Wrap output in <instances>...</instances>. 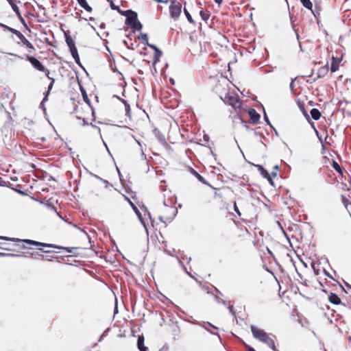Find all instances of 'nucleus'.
<instances>
[{
  "mask_svg": "<svg viewBox=\"0 0 351 351\" xmlns=\"http://www.w3.org/2000/svg\"><path fill=\"white\" fill-rule=\"evenodd\" d=\"M253 337L259 341L266 344L273 351H279L275 345L276 337L271 334L267 333L264 330L252 325L250 327Z\"/></svg>",
  "mask_w": 351,
  "mask_h": 351,
  "instance_id": "1",
  "label": "nucleus"
},
{
  "mask_svg": "<svg viewBox=\"0 0 351 351\" xmlns=\"http://www.w3.org/2000/svg\"><path fill=\"white\" fill-rule=\"evenodd\" d=\"M15 241L19 242V243H25L27 244L32 245L36 246V247L42 246V247H52V248H56V249H61V250L66 251L68 253H74V251L77 250L76 247H62V246L52 245V244H47L45 243H41V242H38V241H36L30 240V239H16Z\"/></svg>",
  "mask_w": 351,
  "mask_h": 351,
  "instance_id": "2",
  "label": "nucleus"
},
{
  "mask_svg": "<svg viewBox=\"0 0 351 351\" xmlns=\"http://www.w3.org/2000/svg\"><path fill=\"white\" fill-rule=\"evenodd\" d=\"M223 102L232 106L238 113L241 112L242 103L239 97L234 93H227L223 98Z\"/></svg>",
  "mask_w": 351,
  "mask_h": 351,
  "instance_id": "3",
  "label": "nucleus"
},
{
  "mask_svg": "<svg viewBox=\"0 0 351 351\" xmlns=\"http://www.w3.org/2000/svg\"><path fill=\"white\" fill-rule=\"evenodd\" d=\"M182 12V4L176 0H172L169 6L170 16L173 19H177Z\"/></svg>",
  "mask_w": 351,
  "mask_h": 351,
  "instance_id": "4",
  "label": "nucleus"
},
{
  "mask_svg": "<svg viewBox=\"0 0 351 351\" xmlns=\"http://www.w3.org/2000/svg\"><path fill=\"white\" fill-rule=\"evenodd\" d=\"M27 60H28L32 65L39 71H45V66L39 61L34 56H27Z\"/></svg>",
  "mask_w": 351,
  "mask_h": 351,
  "instance_id": "5",
  "label": "nucleus"
},
{
  "mask_svg": "<svg viewBox=\"0 0 351 351\" xmlns=\"http://www.w3.org/2000/svg\"><path fill=\"white\" fill-rule=\"evenodd\" d=\"M255 167H257L258 171L260 172L261 176L264 178L267 179L271 185L274 186V182L271 178L270 173H269V172L261 165H255Z\"/></svg>",
  "mask_w": 351,
  "mask_h": 351,
  "instance_id": "6",
  "label": "nucleus"
},
{
  "mask_svg": "<svg viewBox=\"0 0 351 351\" xmlns=\"http://www.w3.org/2000/svg\"><path fill=\"white\" fill-rule=\"evenodd\" d=\"M15 35L21 40V43L26 47V48L35 50L34 45L24 36V35L19 31L15 32Z\"/></svg>",
  "mask_w": 351,
  "mask_h": 351,
  "instance_id": "7",
  "label": "nucleus"
},
{
  "mask_svg": "<svg viewBox=\"0 0 351 351\" xmlns=\"http://www.w3.org/2000/svg\"><path fill=\"white\" fill-rule=\"evenodd\" d=\"M128 202L131 206V207L132 208L133 210L134 211V213H136V215H137L139 221H141V224L143 226V227L145 228V230L147 232V224L145 221V220L144 219V218L143 217L141 212L139 211V210L138 209V208L135 206V204L131 202L130 199H128Z\"/></svg>",
  "mask_w": 351,
  "mask_h": 351,
  "instance_id": "8",
  "label": "nucleus"
},
{
  "mask_svg": "<svg viewBox=\"0 0 351 351\" xmlns=\"http://www.w3.org/2000/svg\"><path fill=\"white\" fill-rule=\"evenodd\" d=\"M247 112L250 118V123L252 124H256L259 122L261 115L256 111L255 109L250 108L247 110Z\"/></svg>",
  "mask_w": 351,
  "mask_h": 351,
  "instance_id": "9",
  "label": "nucleus"
},
{
  "mask_svg": "<svg viewBox=\"0 0 351 351\" xmlns=\"http://www.w3.org/2000/svg\"><path fill=\"white\" fill-rule=\"evenodd\" d=\"M137 21H138V14L136 12L132 10L131 12V13L128 16H127V18L125 19V24L127 26L130 27L132 25V24L136 23Z\"/></svg>",
  "mask_w": 351,
  "mask_h": 351,
  "instance_id": "10",
  "label": "nucleus"
},
{
  "mask_svg": "<svg viewBox=\"0 0 351 351\" xmlns=\"http://www.w3.org/2000/svg\"><path fill=\"white\" fill-rule=\"evenodd\" d=\"M193 324H197L199 326H202L205 330H206L208 332H209L210 334H213V335H217V337L220 339V336L218 333H215L213 332H212L210 330V328H212L215 330H217L218 328L215 326L214 325H213L210 322H204L203 324H200L199 322H197V321H195L193 322Z\"/></svg>",
  "mask_w": 351,
  "mask_h": 351,
  "instance_id": "11",
  "label": "nucleus"
},
{
  "mask_svg": "<svg viewBox=\"0 0 351 351\" xmlns=\"http://www.w3.org/2000/svg\"><path fill=\"white\" fill-rule=\"evenodd\" d=\"M64 36H65V41H66V43L69 49V51L73 50V49H76L77 47L75 46V42L73 40V38H71V36L69 34V33L65 32Z\"/></svg>",
  "mask_w": 351,
  "mask_h": 351,
  "instance_id": "12",
  "label": "nucleus"
},
{
  "mask_svg": "<svg viewBox=\"0 0 351 351\" xmlns=\"http://www.w3.org/2000/svg\"><path fill=\"white\" fill-rule=\"evenodd\" d=\"M189 171L193 175L199 182L204 184L208 185V182L204 179L203 176H202L197 171H195L193 168L189 167Z\"/></svg>",
  "mask_w": 351,
  "mask_h": 351,
  "instance_id": "13",
  "label": "nucleus"
},
{
  "mask_svg": "<svg viewBox=\"0 0 351 351\" xmlns=\"http://www.w3.org/2000/svg\"><path fill=\"white\" fill-rule=\"evenodd\" d=\"M145 339L143 335H139L137 339V348L139 351H147V347L145 346Z\"/></svg>",
  "mask_w": 351,
  "mask_h": 351,
  "instance_id": "14",
  "label": "nucleus"
},
{
  "mask_svg": "<svg viewBox=\"0 0 351 351\" xmlns=\"http://www.w3.org/2000/svg\"><path fill=\"white\" fill-rule=\"evenodd\" d=\"M70 53L73 57V58L74 59L75 63L80 67H83L82 65V63L80 62V56H79V54H78V51H77V49H73V50L70 51Z\"/></svg>",
  "mask_w": 351,
  "mask_h": 351,
  "instance_id": "15",
  "label": "nucleus"
},
{
  "mask_svg": "<svg viewBox=\"0 0 351 351\" xmlns=\"http://www.w3.org/2000/svg\"><path fill=\"white\" fill-rule=\"evenodd\" d=\"M328 300L333 304H339L341 302L339 297L334 293H330V294L328 295Z\"/></svg>",
  "mask_w": 351,
  "mask_h": 351,
  "instance_id": "16",
  "label": "nucleus"
},
{
  "mask_svg": "<svg viewBox=\"0 0 351 351\" xmlns=\"http://www.w3.org/2000/svg\"><path fill=\"white\" fill-rule=\"evenodd\" d=\"M167 209L171 213V216L167 217L166 219L168 222H171L177 215L178 209L176 207H169Z\"/></svg>",
  "mask_w": 351,
  "mask_h": 351,
  "instance_id": "17",
  "label": "nucleus"
},
{
  "mask_svg": "<svg viewBox=\"0 0 351 351\" xmlns=\"http://www.w3.org/2000/svg\"><path fill=\"white\" fill-rule=\"evenodd\" d=\"M79 5L83 8L86 11L90 12L92 11V8L88 4L86 0H77Z\"/></svg>",
  "mask_w": 351,
  "mask_h": 351,
  "instance_id": "18",
  "label": "nucleus"
},
{
  "mask_svg": "<svg viewBox=\"0 0 351 351\" xmlns=\"http://www.w3.org/2000/svg\"><path fill=\"white\" fill-rule=\"evenodd\" d=\"M328 64L320 67L317 71V77H324L325 75L328 73Z\"/></svg>",
  "mask_w": 351,
  "mask_h": 351,
  "instance_id": "19",
  "label": "nucleus"
},
{
  "mask_svg": "<svg viewBox=\"0 0 351 351\" xmlns=\"http://www.w3.org/2000/svg\"><path fill=\"white\" fill-rule=\"evenodd\" d=\"M310 112H311V115L312 118L314 120L317 121L320 119L321 112H319V110L318 109L312 108Z\"/></svg>",
  "mask_w": 351,
  "mask_h": 351,
  "instance_id": "20",
  "label": "nucleus"
},
{
  "mask_svg": "<svg viewBox=\"0 0 351 351\" xmlns=\"http://www.w3.org/2000/svg\"><path fill=\"white\" fill-rule=\"evenodd\" d=\"M162 56V52L160 49H158L154 51V56L153 59V63L156 64L157 62L159 61L160 58Z\"/></svg>",
  "mask_w": 351,
  "mask_h": 351,
  "instance_id": "21",
  "label": "nucleus"
},
{
  "mask_svg": "<svg viewBox=\"0 0 351 351\" xmlns=\"http://www.w3.org/2000/svg\"><path fill=\"white\" fill-rule=\"evenodd\" d=\"M199 15L203 21H207L210 18V13L209 11L201 10L199 12Z\"/></svg>",
  "mask_w": 351,
  "mask_h": 351,
  "instance_id": "22",
  "label": "nucleus"
},
{
  "mask_svg": "<svg viewBox=\"0 0 351 351\" xmlns=\"http://www.w3.org/2000/svg\"><path fill=\"white\" fill-rule=\"evenodd\" d=\"M114 97H117V99H119L125 106V112H126V114H128L130 111V104L128 103V101L123 99H121L119 97H118L117 95H114Z\"/></svg>",
  "mask_w": 351,
  "mask_h": 351,
  "instance_id": "23",
  "label": "nucleus"
},
{
  "mask_svg": "<svg viewBox=\"0 0 351 351\" xmlns=\"http://www.w3.org/2000/svg\"><path fill=\"white\" fill-rule=\"evenodd\" d=\"M156 136L160 143H165L166 140L165 136L162 134L157 129L155 130Z\"/></svg>",
  "mask_w": 351,
  "mask_h": 351,
  "instance_id": "24",
  "label": "nucleus"
},
{
  "mask_svg": "<svg viewBox=\"0 0 351 351\" xmlns=\"http://www.w3.org/2000/svg\"><path fill=\"white\" fill-rule=\"evenodd\" d=\"M130 27L134 29V31H141L143 29V25L139 21H137L136 23L132 24V25Z\"/></svg>",
  "mask_w": 351,
  "mask_h": 351,
  "instance_id": "25",
  "label": "nucleus"
},
{
  "mask_svg": "<svg viewBox=\"0 0 351 351\" xmlns=\"http://www.w3.org/2000/svg\"><path fill=\"white\" fill-rule=\"evenodd\" d=\"M339 69V63L335 60V58L332 57V61L330 66V71L332 73H335Z\"/></svg>",
  "mask_w": 351,
  "mask_h": 351,
  "instance_id": "26",
  "label": "nucleus"
},
{
  "mask_svg": "<svg viewBox=\"0 0 351 351\" xmlns=\"http://www.w3.org/2000/svg\"><path fill=\"white\" fill-rule=\"evenodd\" d=\"M183 12H184V14L186 16L188 21L191 24H194L195 21L193 19L192 16L191 15V14L189 13V12L185 7L184 8Z\"/></svg>",
  "mask_w": 351,
  "mask_h": 351,
  "instance_id": "27",
  "label": "nucleus"
},
{
  "mask_svg": "<svg viewBox=\"0 0 351 351\" xmlns=\"http://www.w3.org/2000/svg\"><path fill=\"white\" fill-rule=\"evenodd\" d=\"M300 1L304 8L312 10L313 4L310 0H300Z\"/></svg>",
  "mask_w": 351,
  "mask_h": 351,
  "instance_id": "28",
  "label": "nucleus"
},
{
  "mask_svg": "<svg viewBox=\"0 0 351 351\" xmlns=\"http://www.w3.org/2000/svg\"><path fill=\"white\" fill-rule=\"evenodd\" d=\"M0 27H2L4 31H9L14 34H15V32H16V31H17V29L10 27H9L3 23H0Z\"/></svg>",
  "mask_w": 351,
  "mask_h": 351,
  "instance_id": "29",
  "label": "nucleus"
},
{
  "mask_svg": "<svg viewBox=\"0 0 351 351\" xmlns=\"http://www.w3.org/2000/svg\"><path fill=\"white\" fill-rule=\"evenodd\" d=\"M332 166L336 171H337L339 173H343V170H342L341 167L338 164V162L337 161H335V160H332Z\"/></svg>",
  "mask_w": 351,
  "mask_h": 351,
  "instance_id": "30",
  "label": "nucleus"
},
{
  "mask_svg": "<svg viewBox=\"0 0 351 351\" xmlns=\"http://www.w3.org/2000/svg\"><path fill=\"white\" fill-rule=\"evenodd\" d=\"M9 4L11 5L12 9L15 12V14L17 15L19 13H21L19 7L17 5L14 3V1L12 0V1L9 2Z\"/></svg>",
  "mask_w": 351,
  "mask_h": 351,
  "instance_id": "31",
  "label": "nucleus"
},
{
  "mask_svg": "<svg viewBox=\"0 0 351 351\" xmlns=\"http://www.w3.org/2000/svg\"><path fill=\"white\" fill-rule=\"evenodd\" d=\"M82 91V97H83V99H84V101L89 106H90V99H88V95L86 94V92L84 89H82L81 90Z\"/></svg>",
  "mask_w": 351,
  "mask_h": 351,
  "instance_id": "32",
  "label": "nucleus"
},
{
  "mask_svg": "<svg viewBox=\"0 0 351 351\" xmlns=\"http://www.w3.org/2000/svg\"><path fill=\"white\" fill-rule=\"evenodd\" d=\"M10 185H11V184L9 181H5L1 177H0V186L9 187Z\"/></svg>",
  "mask_w": 351,
  "mask_h": 351,
  "instance_id": "33",
  "label": "nucleus"
},
{
  "mask_svg": "<svg viewBox=\"0 0 351 351\" xmlns=\"http://www.w3.org/2000/svg\"><path fill=\"white\" fill-rule=\"evenodd\" d=\"M132 10H121V8H120V9H119V10L118 11V12H119L121 15H122V16H126V17H127V16H128V15L131 13V12H132Z\"/></svg>",
  "mask_w": 351,
  "mask_h": 351,
  "instance_id": "34",
  "label": "nucleus"
},
{
  "mask_svg": "<svg viewBox=\"0 0 351 351\" xmlns=\"http://www.w3.org/2000/svg\"><path fill=\"white\" fill-rule=\"evenodd\" d=\"M141 209L145 212V215L147 214V216L149 217L150 221H152V216H151V214L148 211L147 208L144 206L143 205L142 206H141Z\"/></svg>",
  "mask_w": 351,
  "mask_h": 351,
  "instance_id": "35",
  "label": "nucleus"
},
{
  "mask_svg": "<svg viewBox=\"0 0 351 351\" xmlns=\"http://www.w3.org/2000/svg\"><path fill=\"white\" fill-rule=\"evenodd\" d=\"M141 39L147 45L148 43V35L147 34H141Z\"/></svg>",
  "mask_w": 351,
  "mask_h": 351,
  "instance_id": "36",
  "label": "nucleus"
},
{
  "mask_svg": "<svg viewBox=\"0 0 351 351\" xmlns=\"http://www.w3.org/2000/svg\"><path fill=\"white\" fill-rule=\"evenodd\" d=\"M50 91H51V90H49L47 89V90L45 93V97H44V98H43V101H42V102H41V104H40V105H41L43 108H44V103H45L46 101H47V99H48V95H49Z\"/></svg>",
  "mask_w": 351,
  "mask_h": 351,
  "instance_id": "37",
  "label": "nucleus"
},
{
  "mask_svg": "<svg viewBox=\"0 0 351 351\" xmlns=\"http://www.w3.org/2000/svg\"><path fill=\"white\" fill-rule=\"evenodd\" d=\"M263 118H264V120L265 121V122L267 123V124L269 125L271 128H273L272 125L271 124V123L269 120L267 113L264 109H263Z\"/></svg>",
  "mask_w": 351,
  "mask_h": 351,
  "instance_id": "38",
  "label": "nucleus"
},
{
  "mask_svg": "<svg viewBox=\"0 0 351 351\" xmlns=\"http://www.w3.org/2000/svg\"><path fill=\"white\" fill-rule=\"evenodd\" d=\"M299 107H300V110H302V112H303L304 115L308 119L309 116H308L307 112L305 110L304 105L302 104H300Z\"/></svg>",
  "mask_w": 351,
  "mask_h": 351,
  "instance_id": "39",
  "label": "nucleus"
},
{
  "mask_svg": "<svg viewBox=\"0 0 351 351\" xmlns=\"http://www.w3.org/2000/svg\"><path fill=\"white\" fill-rule=\"evenodd\" d=\"M279 170V167L278 165H275L274 167V171L271 173V178H272V177H276L277 176V171Z\"/></svg>",
  "mask_w": 351,
  "mask_h": 351,
  "instance_id": "40",
  "label": "nucleus"
},
{
  "mask_svg": "<svg viewBox=\"0 0 351 351\" xmlns=\"http://www.w3.org/2000/svg\"><path fill=\"white\" fill-rule=\"evenodd\" d=\"M110 8L113 10H117V12L119 10L120 8L119 6L118 5H116L113 1H110Z\"/></svg>",
  "mask_w": 351,
  "mask_h": 351,
  "instance_id": "41",
  "label": "nucleus"
},
{
  "mask_svg": "<svg viewBox=\"0 0 351 351\" xmlns=\"http://www.w3.org/2000/svg\"><path fill=\"white\" fill-rule=\"evenodd\" d=\"M23 255L20 254H6L5 253V257H21Z\"/></svg>",
  "mask_w": 351,
  "mask_h": 351,
  "instance_id": "42",
  "label": "nucleus"
},
{
  "mask_svg": "<svg viewBox=\"0 0 351 351\" xmlns=\"http://www.w3.org/2000/svg\"><path fill=\"white\" fill-rule=\"evenodd\" d=\"M215 298L216 301H217L218 303L222 304L223 305H226V301H224V300H223L220 299L217 295H215Z\"/></svg>",
  "mask_w": 351,
  "mask_h": 351,
  "instance_id": "43",
  "label": "nucleus"
},
{
  "mask_svg": "<svg viewBox=\"0 0 351 351\" xmlns=\"http://www.w3.org/2000/svg\"><path fill=\"white\" fill-rule=\"evenodd\" d=\"M0 239H2V240H5V241H16V239L14 238H10V237H3V236H0Z\"/></svg>",
  "mask_w": 351,
  "mask_h": 351,
  "instance_id": "44",
  "label": "nucleus"
},
{
  "mask_svg": "<svg viewBox=\"0 0 351 351\" xmlns=\"http://www.w3.org/2000/svg\"><path fill=\"white\" fill-rule=\"evenodd\" d=\"M20 21V22L22 23V24H25V21L24 19V18L21 15V13H19V14L16 15Z\"/></svg>",
  "mask_w": 351,
  "mask_h": 351,
  "instance_id": "45",
  "label": "nucleus"
},
{
  "mask_svg": "<svg viewBox=\"0 0 351 351\" xmlns=\"http://www.w3.org/2000/svg\"><path fill=\"white\" fill-rule=\"evenodd\" d=\"M228 310H229L230 313H231V314H232L234 317H236V315H235V312H234V308H233V306H229L228 307Z\"/></svg>",
  "mask_w": 351,
  "mask_h": 351,
  "instance_id": "46",
  "label": "nucleus"
},
{
  "mask_svg": "<svg viewBox=\"0 0 351 351\" xmlns=\"http://www.w3.org/2000/svg\"><path fill=\"white\" fill-rule=\"evenodd\" d=\"M54 82H55V79H51V82L49 84L48 88H47L49 90H51L52 89V88L53 86V84H54Z\"/></svg>",
  "mask_w": 351,
  "mask_h": 351,
  "instance_id": "47",
  "label": "nucleus"
},
{
  "mask_svg": "<svg viewBox=\"0 0 351 351\" xmlns=\"http://www.w3.org/2000/svg\"><path fill=\"white\" fill-rule=\"evenodd\" d=\"M123 44L126 46V47L129 49H134L133 48V44L132 43L130 45H129V44H128V43L124 40H123Z\"/></svg>",
  "mask_w": 351,
  "mask_h": 351,
  "instance_id": "48",
  "label": "nucleus"
},
{
  "mask_svg": "<svg viewBox=\"0 0 351 351\" xmlns=\"http://www.w3.org/2000/svg\"><path fill=\"white\" fill-rule=\"evenodd\" d=\"M47 206H48L50 209H51V210H54V211H55V212L58 215V213H57V210H56V207H55V206H54L51 203H49V204H47Z\"/></svg>",
  "mask_w": 351,
  "mask_h": 351,
  "instance_id": "49",
  "label": "nucleus"
},
{
  "mask_svg": "<svg viewBox=\"0 0 351 351\" xmlns=\"http://www.w3.org/2000/svg\"><path fill=\"white\" fill-rule=\"evenodd\" d=\"M147 45L154 50V51L158 49L155 45L153 44L147 43Z\"/></svg>",
  "mask_w": 351,
  "mask_h": 351,
  "instance_id": "50",
  "label": "nucleus"
},
{
  "mask_svg": "<svg viewBox=\"0 0 351 351\" xmlns=\"http://www.w3.org/2000/svg\"><path fill=\"white\" fill-rule=\"evenodd\" d=\"M234 210L239 216L241 215V213L236 204V202H234Z\"/></svg>",
  "mask_w": 351,
  "mask_h": 351,
  "instance_id": "51",
  "label": "nucleus"
},
{
  "mask_svg": "<svg viewBox=\"0 0 351 351\" xmlns=\"http://www.w3.org/2000/svg\"><path fill=\"white\" fill-rule=\"evenodd\" d=\"M44 72L45 73V75L49 80H51V79H53L49 76V71L47 68H45V71Z\"/></svg>",
  "mask_w": 351,
  "mask_h": 351,
  "instance_id": "52",
  "label": "nucleus"
},
{
  "mask_svg": "<svg viewBox=\"0 0 351 351\" xmlns=\"http://www.w3.org/2000/svg\"><path fill=\"white\" fill-rule=\"evenodd\" d=\"M44 72L45 73V75L49 80H51V79H53L49 76V71L47 68H45V71Z\"/></svg>",
  "mask_w": 351,
  "mask_h": 351,
  "instance_id": "53",
  "label": "nucleus"
},
{
  "mask_svg": "<svg viewBox=\"0 0 351 351\" xmlns=\"http://www.w3.org/2000/svg\"><path fill=\"white\" fill-rule=\"evenodd\" d=\"M313 269V271H314V273L316 276L319 275V269H316L314 264H312L311 265Z\"/></svg>",
  "mask_w": 351,
  "mask_h": 351,
  "instance_id": "54",
  "label": "nucleus"
},
{
  "mask_svg": "<svg viewBox=\"0 0 351 351\" xmlns=\"http://www.w3.org/2000/svg\"><path fill=\"white\" fill-rule=\"evenodd\" d=\"M95 177H96L97 179H99V180H101L104 184H106V187H107V186H108V184H109V183H108V182L107 180H104V179L101 178H100V177H99L98 176H95Z\"/></svg>",
  "mask_w": 351,
  "mask_h": 351,
  "instance_id": "55",
  "label": "nucleus"
},
{
  "mask_svg": "<svg viewBox=\"0 0 351 351\" xmlns=\"http://www.w3.org/2000/svg\"><path fill=\"white\" fill-rule=\"evenodd\" d=\"M295 78H294V79H293V78H292V79H291V82L290 85H289L290 88H291V90H293V88H294V82H295Z\"/></svg>",
  "mask_w": 351,
  "mask_h": 351,
  "instance_id": "56",
  "label": "nucleus"
},
{
  "mask_svg": "<svg viewBox=\"0 0 351 351\" xmlns=\"http://www.w3.org/2000/svg\"><path fill=\"white\" fill-rule=\"evenodd\" d=\"M324 274L328 276V278H330V279H333L332 276L330 274V273L328 271H327L325 269H324Z\"/></svg>",
  "mask_w": 351,
  "mask_h": 351,
  "instance_id": "57",
  "label": "nucleus"
},
{
  "mask_svg": "<svg viewBox=\"0 0 351 351\" xmlns=\"http://www.w3.org/2000/svg\"><path fill=\"white\" fill-rule=\"evenodd\" d=\"M8 54H10L11 56H14L15 57H17L18 58L21 59V60L23 59V58L22 56H21L19 55H17V54H15V53H8Z\"/></svg>",
  "mask_w": 351,
  "mask_h": 351,
  "instance_id": "58",
  "label": "nucleus"
},
{
  "mask_svg": "<svg viewBox=\"0 0 351 351\" xmlns=\"http://www.w3.org/2000/svg\"><path fill=\"white\" fill-rule=\"evenodd\" d=\"M203 137H204V141L206 143H208L209 141V136H208V135L204 134Z\"/></svg>",
  "mask_w": 351,
  "mask_h": 351,
  "instance_id": "59",
  "label": "nucleus"
},
{
  "mask_svg": "<svg viewBox=\"0 0 351 351\" xmlns=\"http://www.w3.org/2000/svg\"><path fill=\"white\" fill-rule=\"evenodd\" d=\"M90 125L94 128L98 130V132L100 133V128L97 127L95 125H93L92 123H90Z\"/></svg>",
  "mask_w": 351,
  "mask_h": 351,
  "instance_id": "60",
  "label": "nucleus"
},
{
  "mask_svg": "<svg viewBox=\"0 0 351 351\" xmlns=\"http://www.w3.org/2000/svg\"><path fill=\"white\" fill-rule=\"evenodd\" d=\"M155 1L158 2V3H167L168 1L167 0H154Z\"/></svg>",
  "mask_w": 351,
  "mask_h": 351,
  "instance_id": "61",
  "label": "nucleus"
},
{
  "mask_svg": "<svg viewBox=\"0 0 351 351\" xmlns=\"http://www.w3.org/2000/svg\"><path fill=\"white\" fill-rule=\"evenodd\" d=\"M183 268H184V271H186V273L189 276H191V278H195L191 275V273H189V272L186 270V268L184 265H183Z\"/></svg>",
  "mask_w": 351,
  "mask_h": 351,
  "instance_id": "62",
  "label": "nucleus"
},
{
  "mask_svg": "<svg viewBox=\"0 0 351 351\" xmlns=\"http://www.w3.org/2000/svg\"><path fill=\"white\" fill-rule=\"evenodd\" d=\"M37 6L40 10H45V8L42 5L37 4Z\"/></svg>",
  "mask_w": 351,
  "mask_h": 351,
  "instance_id": "63",
  "label": "nucleus"
},
{
  "mask_svg": "<svg viewBox=\"0 0 351 351\" xmlns=\"http://www.w3.org/2000/svg\"><path fill=\"white\" fill-rule=\"evenodd\" d=\"M247 351H256L253 348L250 346L247 347Z\"/></svg>",
  "mask_w": 351,
  "mask_h": 351,
  "instance_id": "64",
  "label": "nucleus"
}]
</instances>
